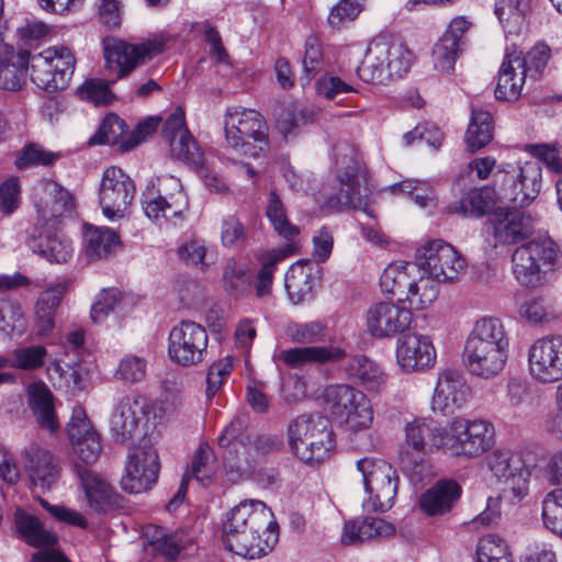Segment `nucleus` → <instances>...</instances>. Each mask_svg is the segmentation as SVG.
<instances>
[{
  "label": "nucleus",
  "instance_id": "1",
  "mask_svg": "<svg viewBox=\"0 0 562 562\" xmlns=\"http://www.w3.org/2000/svg\"><path fill=\"white\" fill-rule=\"evenodd\" d=\"M509 336L497 317L477 319L463 348V364L476 378L490 380L499 375L509 358Z\"/></svg>",
  "mask_w": 562,
  "mask_h": 562
},
{
  "label": "nucleus",
  "instance_id": "2",
  "mask_svg": "<svg viewBox=\"0 0 562 562\" xmlns=\"http://www.w3.org/2000/svg\"><path fill=\"white\" fill-rule=\"evenodd\" d=\"M442 452L459 459H476L495 445V427L485 418L453 417L436 438Z\"/></svg>",
  "mask_w": 562,
  "mask_h": 562
},
{
  "label": "nucleus",
  "instance_id": "3",
  "mask_svg": "<svg viewBox=\"0 0 562 562\" xmlns=\"http://www.w3.org/2000/svg\"><path fill=\"white\" fill-rule=\"evenodd\" d=\"M381 290L406 304L411 312L423 311L434 304L439 289L427 274L419 273L414 263L405 261L391 262L380 278Z\"/></svg>",
  "mask_w": 562,
  "mask_h": 562
},
{
  "label": "nucleus",
  "instance_id": "4",
  "mask_svg": "<svg viewBox=\"0 0 562 562\" xmlns=\"http://www.w3.org/2000/svg\"><path fill=\"white\" fill-rule=\"evenodd\" d=\"M325 409L350 437L369 431L374 423L371 400L349 384H331L323 392Z\"/></svg>",
  "mask_w": 562,
  "mask_h": 562
},
{
  "label": "nucleus",
  "instance_id": "5",
  "mask_svg": "<svg viewBox=\"0 0 562 562\" xmlns=\"http://www.w3.org/2000/svg\"><path fill=\"white\" fill-rule=\"evenodd\" d=\"M412 64V52L397 38L379 36L372 40L358 67L359 78L368 83H385L402 78Z\"/></svg>",
  "mask_w": 562,
  "mask_h": 562
},
{
  "label": "nucleus",
  "instance_id": "6",
  "mask_svg": "<svg viewBox=\"0 0 562 562\" xmlns=\"http://www.w3.org/2000/svg\"><path fill=\"white\" fill-rule=\"evenodd\" d=\"M288 439L292 453L307 464L325 460L335 443L330 422L321 414L294 418L288 426Z\"/></svg>",
  "mask_w": 562,
  "mask_h": 562
},
{
  "label": "nucleus",
  "instance_id": "7",
  "mask_svg": "<svg viewBox=\"0 0 562 562\" xmlns=\"http://www.w3.org/2000/svg\"><path fill=\"white\" fill-rule=\"evenodd\" d=\"M142 203L148 218L159 223L169 222L175 226L182 223L189 210V199L182 183L171 175L150 180L143 193Z\"/></svg>",
  "mask_w": 562,
  "mask_h": 562
},
{
  "label": "nucleus",
  "instance_id": "8",
  "mask_svg": "<svg viewBox=\"0 0 562 562\" xmlns=\"http://www.w3.org/2000/svg\"><path fill=\"white\" fill-rule=\"evenodd\" d=\"M227 145L243 155L256 157L268 147V126L262 115L251 109L231 108L224 117Z\"/></svg>",
  "mask_w": 562,
  "mask_h": 562
},
{
  "label": "nucleus",
  "instance_id": "9",
  "mask_svg": "<svg viewBox=\"0 0 562 562\" xmlns=\"http://www.w3.org/2000/svg\"><path fill=\"white\" fill-rule=\"evenodd\" d=\"M356 467L367 495L362 502L363 509L373 513L391 509L397 494V471L386 461L373 458H362Z\"/></svg>",
  "mask_w": 562,
  "mask_h": 562
},
{
  "label": "nucleus",
  "instance_id": "10",
  "mask_svg": "<svg viewBox=\"0 0 562 562\" xmlns=\"http://www.w3.org/2000/svg\"><path fill=\"white\" fill-rule=\"evenodd\" d=\"M560 258V248L548 235H538L515 249L512 261L515 278L524 285L539 284Z\"/></svg>",
  "mask_w": 562,
  "mask_h": 562
},
{
  "label": "nucleus",
  "instance_id": "11",
  "mask_svg": "<svg viewBox=\"0 0 562 562\" xmlns=\"http://www.w3.org/2000/svg\"><path fill=\"white\" fill-rule=\"evenodd\" d=\"M560 258V248L548 235H538L515 249L512 261L515 278L524 285L539 284Z\"/></svg>",
  "mask_w": 562,
  "mask_h": 562
},
{
  "label": "nucleus",
  "instance_id": "12",
  "mask_svg": "<svg viewBox=\"0 0 562 562\" xmlns=\"http://www.w3.org/2000/svg\"><path fill=\"white\" fill-rule=\"evenodd\" d=\"M560 258V248L548 235H538L515 249L512 261L515 278L524 285L539 284Z\"/></svg>",
  "mask_w": 562,
  "mask_h": 562
},
{
  "label": "nucleus",
  "instance_id": "13",
  "mask_svg": "<svg viewBox=\"0 0 562 562\" xmlns=\"http://www.w3.org/2000/svg\"><path fill=\"white\" fill-rule=\"evenodd\" d=\"M76 59L65 46L49 47L31 56V80L40 89L48 92L64 90L69 85Z\"/></svg>",
  "mask_w": 562,
  "mask_h": 562
},
{
  "label": "nucleus",
  "instance_id": "14",
  "mask_svg": "<svg viewBox=\"0 0 562 562\" xmlns=\"http://www.w3.org/2000/svg\"><path fill=\"white\" fill-rule=\"evenodd\" d=\"M415 266L435 282H453L464 272L461 254L442 239H430L416 249Z\"/></svg>",
  "mask_w": 562,
  "mask_h": 562
},
{
  "label": "nucleus",
  "instance_id": "15",
  "mask_svg": "<svg viewBox=\"0 0 562 562\" xmlns=\"http://www.w3.org/2000/svg\"><path fill=\"white\" fill-rule=\"evenodd\" d=\"M501 175L499 195L524 207L537 199L542 187V169L537 161L504 164L497 171Z\"/></svg>",
  "mask_w": 562,
  "mask_h": 562
},
{
  "label": "nucleus",
  "instance_id": "16",
  "mask_svg": "<svg viewBox=\"0 0 562 562\" xmlns=\"http://www.w3.org/2000/svg\"><path fill=\"white\" fill-rule=\"evenodd\" d=\"M486 464L495 477L504 481L505 498L519 503L528 495L532 470L519 453L495 449L487 456Z\"/></svg>",
  "mask_w": 562,
  "mask_h": 562
},
{
  "label": "nucleus",
  "instance_id": "17",
  "mask_svg": "<svg viewBox=\"0 0 562 562\" xmlns=\"http://www.w3.org/2000/svg\"><path fill=\"white\" fill-rule=\"evenodd\" d=\"M209 334L193 321H182L168 336V357L176 364L189 368L202 363L207 357Z\"/></svg>",
  "mask_w": 562,
  "mask_h": 562
},
{
  "label": "nucleus",
  "instance_id": "18",
  "mask_svg": "<svg viewBox=\"0 0 562 562\" xmlns=\"http://www.w3.org/2000/svg\"><path fill=\"white\" fill-rule=\"evenodd\" d=\"M528 372L540 384L562 380V335H547L535 340L527 351Z\"/></svg>",
  "mask_w": 562,
  "mask_h": 562
},
{
  "label": "nucleus",
  "instance_id": "19",
  "mask_svg": "<svg viewBox=\"0 0 562 562\" xmlns=\"http://www.w3.org/2000/svg\"><path fill=\"white\" fill-rule=\"evenodd\" d=\"M135 195L132 179L119 167L111 166L103 171L99 204L102 214L110 221L122 218Z\"/></svg>",
  "mask_w": 562,
  "mask_h": 562
},
{
  "label": "nucleus",
  "instance_id": "20",
  "mask_svg": "<svg viewBox=\"0 0 562 562\" xmlns=\"http://www.w3.org/2000/svg\"><path fill=\"white\" fill-rule=\"evenodd\" d=\"M471 387L463 374L456 369H441L437 373L430 398V409L441 416H450L465 406Z\"/></svg>",
  "mask_w": 562,
  "mask_h": 562
},
{
  "label": "nucleus",
  "instance_id": "21",
  "mask_svg": "<svg viewBox=\"0 0 562 562\" xmlns=\"http://www.w3.org/2000/svg\"><path fill=\"white\" fill-rule=\"evenodd\" d=\"M228 535V551L249 560L260 559L271 552L278 542L279 526L270 509V519L256 527V530L250 524L247 531L238 532L229 528Z\"/></svg>",
  "mask_w": 562,
  "mask_h": 562
},
{
  "label": "nucleus",
  "instance_id": "22",
  "mask_svg": "<svg viewBox=\"0 0 562 562\" xmlns=\"http://www.w3.org/2000/svg\"><path fill=\"white\" fill-rule=\"evenodd\" d=\"M350 155H342L337 159L338 179L340 182L339 193L336 198L337 204L362 209L368 212V177L367 171L351 150Z\"/></svg>",
  "mask_w": 562,
  "mask_h": 562
},
{
  "label": "nucleus",
  "instance_id": "23",
  "mask_svg": "<svg viewBox=\"0 0 562 562\" xmlns=\"http://www.w3.org/2000/svg\"><path fill=\"white\" fill-rule=\"evenodd\" d=\"M395 359L402 372L424 373L436 366L437 351L428 335L409 333L396 340Z\"/></svg>",
  "mask_w": 562,
  "mask_h": 562
},
{
  "label": "nucleus",
  "instance_id": "24",
  "mask_svg": "<svg viewBox=\"0 0 562 562\" xmlns=\"http://www.w3.org/2000/svg\"><path fill=\"white\" fill-rule=\"evenodd\" d=\"M159 461L156 450L149 445L133 448L125 463L122 488L139 494L151 488L158 479Z\"/></svg>",
  "mask_w": 562,
  "mask_h": 562
},
{
  "label": "nucleus",
  "instance_id": "25",
  "mask_svg": "<svg viewBox=\"0 0 562 562\" xmlns=\"http://www.w3.org/2000/svg\"><path fill=\"white\" fill-rule=\"evenodd\" d=\"M150 405L139 395L128 394L119 400L110 418V430L116 440L125 442L142 432Z\"/></svg>",
  "mask_w": 562,
  "mask_h": 562
},
{
  "label": "nucleus",
  "instance_id": "26",
  "mask_svg": "<svg viewBox=\"0 0 562 562\" xmlns=\"http://www.w3.org/2000/svg\"><path fill=\"white\" fill-rule=\"evenodd\" d=\"M413 322V313L394 302H379L371 305L366 314L368 333L374 338H390L404 334Z\"/></svg>",
  "mask_w": 562,
  "mask_h": 562
},
{
  "label": "nucleus",
  "instance_id": "27",
  "mask_svg": "<svg viewBox=\"0 0 562 562\" xmlns=\"http://www.w3.org/2000/svg\"><path fill=\"white\" fill-rule=\"evenodd\" d=\"M162 136L168 143L173 157L196 169L203 168L204 155L187 127L184 112L181 108H177L166 120Z\"/></svg>",
  "mask_w": 562,
  "mask_h": 562
},
{
  "label": "nucleus",
  "instance_id": "28",
  "mask_svg": "<svg viewBox=\"0 0 562 562\" xmlns=\"http://www.w3.org/2000/svg\"><path fill=\"white\" fill-rule=\"evenodd\" d=\"M159 52L160 46L151 42L140 45H131L114 38H106L103 42L105 67L119 78L137 65L151 59Z\"/></svg>",
  "mask_w": 562,
  "mask_h": 562
},
{
  "label": "nucleus",
  "instance_id": "29",
  "mask_svg": "<svg viewBox=\"0 0 562 562\" xmlns=\"http://www.w3.org/2000/svg\"><path fill=\"white\" fill-rule=\"evenodd\" d=\"M15 525L19 533L29 544L40 548L33 554L35 562H70L59 551L50 548L56 542V536L46 530L37 517L16 512Z\"/></svg>",
  "mask_w": 562,
  "mask_h": 562
},
{
  "label": "nucleus",
  "instance_id": "30",
  "mask_svg": "<svg viewBox=\"0 0 562 562\" xmlns=\"http://www.w3.org/2000/svg\"><path fill=\"white\" fill-rule=\"evenodd\" d=\"M23 470L31 484L43 491L50 490L59 479V464L45 448L32 442L21 451Z\"/></svg>",
  "mask_w": 562,
  "mask_h": 562
},
{
  "label": "nucleus",
  "instance_id": "31",
  "mask_svg": "<svg viewBox=\"0 0 562 562\" xmlns=\"http://www.w3.org/2000/svg\"><path fill=\"white\" fill-rule=\"evenodd\" d=\"M34 203L45 222L57 220L75 209L71 193L53 180H43L35 187Z\"/></svg>",
  "mask_w": 562,
  "mask_h": 562
},
{
  "label": "nucleus",
  "instance_id": "32",
  "mask_svg": "<svg viewBox=\"0 0 562 562\" xmlns=\"http://www.w3.org/2000/svg\"><path fill=\"white\" fill-rule=\"evenodd\" d=\"M346 355V350L336 345L302 346L281 349L273 355V360L292 369H302L310 364L338 362Z\"/></svg>",
  "mask_w": 562,
  "mask_h": 562
},
{
  "label": "nucleus",
  "instance_id": "33",
  "mask_svg": "<svg viewBox=\"0 0 562 562\" xmlns=\"http://www.w3.org/2000/svg\"><path fill=\"white\" fill-rule=\"evenodd\" d=\"M395 526L380 517H358L344 524L340 541L345 546H358L367 541L395 535Z\"/></svg>",
  "mask_w": 562,
  "mask_h": 562
},
{
  "label": "nucleus",
  "instance_id": "34",
  "mask_svg": "<svg viewBox=\"0 0 562 562\" xmlns=\"http://www.w3.org/2000/svg\"><path fill=\"white\" fill-rule=\"evenodd\" d=\"M270 519V508L261 501L246 499L233 507L223 521L222 538L225 548L228 550V529H236L238 532L248 530L252 524V530Z\"/></svg>",
  "mask_w": 562,
  "mask_h": 562
},
{
  "label": "nucleus",
  "instance_id": "35",
  "mask_svg": "<svg viewBox=\"0 0 562 562\" xmlns=\"http://www.w3.org/2000/svg\"><path fill=\"white\" fill-rule=\"evenodd\" d=\"M488 221L498 244L518 243L531 231L530 217L519 211L497 210Z\"/></svg>",
  "mask_w": 562,
  "mask_h": 562
},
{
  "label": "nucleus",
  "instance_id": "36",
  "mask_svg": "<svg viewBox=\"0 0 562 562\" xmlns=\"http://www.w3.org/2000/svg\"><path fill=\"white\" fill-rule=\"evenodd\" d=\"M526 79L525 61L520 54H507L498 75L495 97L498 100L516 101L521 94Z\"/></svg>",
  "mask_w": 562,
  "mask_h": 562
},
{
  "label": "nucleus",
  "instance_id": "37",
  "mask_svg": "<svg viewBox=\"0 0 562 562\" xmlns=\"http://www.w3.org/2000/svg\"><path fill=\"white\" fill-rule=\"evenodd\" d=\"M318 269L308 260H299L285 273L284 286L292 303L299 304L311 297L318 281Z\"/></svg>",
  "mask_w": 562,
  "mask_h": 562
},
{
  "label": "nucleus",
  "instance_id": "38",
  "mask_svg": "<svg viewBox=\"0 0 562 562\" xmlns=\"http://www.w3.org/2000/svg\"><path fill=\"white\" fill-rule=\"evenodd\" d=\"M27 403L38 426L53 432L59 423L54 407V396L48 386L42 382H33L27 386Z\"/></svg>",
  "mask_w": 562,
  "mask_h": 562
},
{
  "label": "nucleus",
  "instance_id": "39",
  "mask_svg": "<svg viewBox=\"0 0 562 562\" xmlns=\"http://www.w3.org/2000/svg\"><path fill=\"white\" fill-rule=\"evenodd\" d=\"M461 495L460 485L453 480H440L419 499V506L429 516L449 512Z\"/></svg>",
  "mask_w": 562,
  "mask_h": 562
},
{
  "label": "nucleus",
  "instance_id": "40",
  "mask_svg": "<svg viewBox=\"0 0 562 562\" xmlns=\"http://www.w3.org/2000/svg\"><path fill=\"white\" fill-rule=\"evenodd\" d=\"M346 373L367 392H380L387 381V375L382 368L363 355H357L349 359Z\"/></svg>",
  "mask_w": 562,
  "mask_h": 562
},
{
  "label": "nucleus",
  "instance_id": "41",
  "mask_svg": "<svg viewBox=\"0 0 562 562\" xmlns=\"http://www.w3.org/2000/svg\"><path fill=\"white\" fill-rule=\"evenodd\" d=\"M80 484L86 493L89 506L95 512H105L116 503V494L113 487L97 473L78 469Z\"/></svg>",
  "mask_w": 562,
  "mask_h": 562
},
{
  "label": "nucleus",
  "instance_id": "42",
  "mask_svg": "<svg viewBox=\"0 0 562 562\" xmlns=\"http://www.w3.org/2000/svg\"><path fill=\"white\" fill-rule=\"evenodd\" d=\"M85 255L89 260L105 259L120 248V237L113 229L92 225H85Z\"/></svg>",
  "mask_w": 562,
  "mask_h": 562
},
{
  "label": "nucleus",
  "instance_id": "43",
  "mask_svg": "<svg viewBox=\"0 0 562 562\" xmlns=\"http://www.w3.org/2000/svg\"><path fill=\"white\" fill-rule=\"evenodd\" d=\"M30 248L49 262L66 263L74 254L71 241L59 232L44 231L30 243Z\"/></svg>",
  "mask_w": 562,
  "mask_h": 562
},
{
  "label": "nucleus",
  "instance_id": "44",
  "mask_svg": "<svg viewBox=\"0 0 562 562\" xmlns=\"http://www.w3.org/2000/svg\"><path fill=\"white\" fill-rule=\"evenodd\" d=\"M442 427L416 418L405 426L406 445L417 452L442 451V447L436 441L437 436L442 432Z\"/></svg>",
  "mask_w": 562,
  "mask_h": 562
},
{
  "label": "nucleus",
  "instance_id": "45",
  "mask_svg": "<svg viewBox=\"0 0 562 562\" xmlns=\"http://www.w3.org/2000/svg\"><path fill=\"white\" fill-rule=\"evenodd\" d=\"M294 252L295 244H285L280 247L269 249L260 255L259 261L261 267L255 282V289L258 296H265L271 292L277 265Z\"/></svg>",
  "mask_w": 562,
  "mask_h": 562
},
{
  "label": "nucleus",
  "instance_id": "46",
  "mask_svg": "<svg viewBox=\"0 0 562 562\" xmlns=\"http://www.w3.org/2000/svg\"><path fill=\"white\" fill-rule=\"evenodd\" d=\"M66 290L65 283H58L41 293L36 303L38 335L45 336L53 329L55 311Z\"/></svg>",
  "mask_w": 562,
  "mask_h": 562
},
{
  "label": "nucleus",
  "instance_id": "47",
  "mask_svg": "<svg viewBox=\"0 0 562 562\" xmlns=\"http://www.w3.org/2000/svg\"><path fill=\"white\" fill-rule=\"evenodd\" d=\"M493 138L492 115L488 111L472 106L465 133L468 149L472 153L485 147Z\"/></svg>",
  "mask_w": 562,
  "mask_h": 562
},
{
  "label": "nucleus",
  "instance_id": "48",
  "mask_svg": "<svg viewBox=\"0 0 562 562\" xmlns=\"http://www.w3.org/2000/svg\"><path fill=\"white\" fill-rule=\"evenodd\" d=\"M531 0H496L495 14L507 34H518L525 26V18Z\"/></svg>",
  "mask_w": 562,
  "mask_h": 562
},
{
  "label": "nucleus",
  "instance_id": "49",
  "mask_svg": "<svg viewBox=\"0 0 562 562\" xmlns=\"http://www.w3.org/2000/svg\"><path fill=\"white\" fill-rule=\"evenodd\" d=\"M266 216L278 235L288 241L286 244H294L293 240L300 234V229L290 223L285 206L274 191H271L269 194Z\"/></svg>",
  "mask_w": 562,
  "mask_h": 562
},
{
  "label": "nucleus",
  "instance_id": "50",
  "mask_svg": "<svg viewBox=\"0 0 562 562\" xmlns=\"http://www.w3.org/2000/svg\"><path fill=\"white\" fill-rule=\"evenodd\" d=\"M217 471L216 459L212 449L207 445H201L193 456L190 470L186 473V477H194L204 486L211 484Z\"/></svg>",
  "mask_w": 562,
  "mask_h": 562
},
{
  "label": "nucleus",
  "instance_id": "51",
  "mask_svg": "<svg viewBox=\"0 0 562 562\" xmlns=\"http://www.w3.org/2000/svg\"><path fill=\"white\" fill-rule=\"evenodd\" d=\"M47 357V350L41 345L18 347L7 359V366L14 369L33 371L42 368Z\"/></svg>",
  "mask_w": 562,
  "mask_h": 562
},
{
  "label": "nucleus",
  "instance_id": "52",
  "mask_svg": "<svg viewBox=\"0 0 562 562\" xmlns=\"http://www.w3.org/2000/svg\"><path fill=\"white\" fill-rule=\"evenodd\" d=\"M492 194L488 189H474L468 192L459 202L450 206L452 212L464 216L480 217L484 215L492 204Z\"/></svg>",
  "mask_w": 562,
  "mask_h": 562
},
{
  "label": "nucleus",
  "instance_id": "53",
  "mask_svg": "<svg viewBox=\"0 0 562 562\" xmlns=\"http://www.w3.org/2000/svg\"><path fill=\"white\" fill-rule=\"evenodd\" d=\"M147 550L156 555L175 559L180 552V544L173 533L162 527H151L146 531Z\"/></svg>",
  "mask_w": 562,
  "mask_h": 562
},
{
  "label": "nucleus",
  "instance_id": "54",
  "mask_svg": "<svg viewBox=\"0 0 562 562\" xmlns=\"http://www.w3.org/2000/svg\"><path fill=\"white\" fill-rule=\"evenodd\" d=\"M327 326L321 321L293 323L286 327L288 337L297 345L311 346L325 339Z\"/></svg>",
  "mask_w": 562,
  "mask_h": 562
},
{
  "label": "nucleus",
  "instance_id": "55",
  "mask_svg": "<svg viewBox=\"0 0 562 562\" xmlns=\"http://www.w3.org/2000/svg\"><path fill=\"white\" fill-rule=\"evenodd\" d=\"M476 560L477 562L509 561L513 557L504 539L496 535H486L477 542Z\"/></svg>",
  "mask_w": 562,
  "mask_h": 562
},
{
  "label": "nucleus",
  "instance_id": "56",
  "mask_svg": "<svg viewBox=\"0 0 562 562\" xmlns=\"http://www.w3.org/2000/svg\"><path fill=\"white\" fill-rule=\"evenodd\" d=\"M326 70V63L319 43L316 38H308L305 45V54L303 57V75L300 77L302 87L311 83V81L319 74Z\"/></svg>",
  "mask_w": 562,
  "mask_h": 562
},
{
  "label": "nucleus",
  "instance_id": "57",
  "mask_svg": "<svg viewBox=\"0 0 562 562\" xmlns=\"http://www.w3.org/2000/svg\"><path fill=\"white\" fill-rule=\"evenodd\" d=\"M544 526L562 537V488L549 492L542 501Z\"/></svg>",
  "mask_w": 562,
  "mask_h": 562
},
{
  "label": "nucleus",
  "instance_id": "58",
  "mask_svg": "<svg viewBox=\"0 0 562 562\" xmlns=\"http://www.w3.org/2000/svg\"><path fill=\"white\" fill-rule=\"evenodd\" d=\"M224 286L233 296H241L251 288V274L248 270L229 261L223 273Z\"/></svg>",
  "mask_w": 562,
  "mask_h": 562
},
{
  "label": "nucleus",
  "instance_id": "59",
  "mask_svg": "<svg viewBox=\"0 0 562 562\" xmlns=\"http://www.w3.org/2000/svg\"><path fill=\"white\" fill-rule=\"evenodd\" d=\"M519 316L528 323H548L555 317L550 304L540 296L526 299L519 306Z\"/></svg>",
  "mask_w": 562,
  "mask_h": 562
},
{
  "label": "nucleus",
  "instance_id": "60",
  "mask_svg": "<svg viewBox=\"0 0 562 562\" xmlns=\"http://www.w3.org/2000/svg\"><path fill=\"white\" fill-rule=\"evenodd\" d=\"M59 158V153L49 151L40 145L31 144L19 155L15 166L20 170L36 166H50Z\"/></svg>",
  "mask_w": 562,
  "mask_h": 562
},
{
  "label": "nucleus",
  "instance_id": "61",
  "mask_svg": "<svg viewBox=\"0 0 562 562\" xmlns=\"http://www.w3.org/2000/svg\"><path fill=\"white\" fill-rule=\"evenodd\" d=\"M125 122L114 113L108 114L97 134L90 139L91 144H119L124 139Z\"/></svg>",
  "mask_w": 562,
  "mask_h": 562
},
{
  "label": "nucleus",
  "instance_id": "62",
  "mask_svg": "<svg viewBox=\"0 0 562 562\" xmlns=\"http://www.w3.org/2000/svg\"><path fill=\"white\" fill-rule=\"evenodd\" d=\"M393 193H403L409 196L419 207L434 205L435 195L426 182L419 180H405L390 188Z\"/></svg>",
  "mask_w": 562,
  "mask_h": 562
},
{
  "label": "nucleus",
  "instance_id": "63",
  "mask_svg": "<svg viewBox=\"0 0 562 562\" xmlns=\"http://www.w3.org/2000/svg\"><path fill=\"white\" fill-rule=\"evenodd\" d=\"M67 435L71 447L86 440L88 437L98 435L81 406H75L70 420L67 425Z\"/></svg>",
  "mask_w": 562,
  "mask_h": 562
},
{
  "label": "nucleus",
  "instance_id": "64",
  "mask_svg": "<svg viewBox=\"0 0 562 562\" xmlns=\"http://www.w3.org/2000/svg\"><path fill=\"white\" fill-rule=\"evenodd\" d=\"M247 239V231L234 214L225 215L221 221V244L225 248H236Z\"/></svg>",
  "mask_w": 562,
  "mask_h": 562
}]
</instances>
